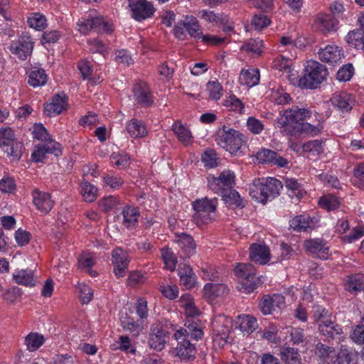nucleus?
I'll return each mask as SVG.
<instances>
[{"instance_id":"nucleus-16","label":"nucleus","mask_w":364,"mask_h":364,"mask_svg":"<svg viewBox=\"0 0 364 364\" xmlns=\"http://www.w3.org/2000/svg\"><path fill=\"white\" fill-rule=\"evenodd\" d=\"M33 203L36 208L43 213H48L53 207L54 203L51 199V195L47 192L41 191L36 188L31 193Z\"/></svg>"},{"instance_id":"nucleus-13","label":"nucleus","mask_w":364,"mask_h":364,"mask_svg":"<svg viewBox=\"0 0 364 364\" xmlns=\"http://www.w3.org/2000/svg\"><path fill=\"white\" fill-rule=\"evenodd\" d=\"M305 250L320 259H326L328 257L329 247L326 242L321 238L306 240L304 242Z\"/></svg>"},{"instance_id":"nucleus-7","label":"nucleus","mask_w":364,"mask_h":364,"mask_svg":"<svg viewBox=\"0 0 364 364\" xmlns=\"http://www.w3.org/2000/svg\"><path fill=\"white\" fill-rule=\"evenodd\" d=\"M235 273L241 279L238 287L240 291L250 294L262 284L259 277L255 273V267L251 264H238L235 269Z\"/></svg>"},{"instance_id":"nucleus-20","label":"nucleus","mask_w":364,"mask_h":364,"mask_svg":"<svg viewBox=\"0 0 364 364\" xmlns=\"http://www.w3.org/2000/svg\"><path fill=\"white\" fill-rule=\"evenodd\" d=\"M68 107V97L65 94L63 95L57 94L53 97L50 103L46 105L44 113L50 117L61 114L63 111L67 110Z\"/></svg>"},{"instance_id":"nucleus-14","label":"nucleus","mask_w":364,"mask_h":364,"mask_svg":"<svg viewBox=\"0 0 364 364\" xmlns=\"http://www.w3.org/2000/svg\"><path fill=\"white\" fill-rule=\"evenodd\" d=\"M175 242L181 249V257H190L196 253V245L191 235L185 232L176 233Z\"/></svg>"},{"instance_id":"nucleus-15","label":"nucleus","mask_w":364,"mask_h":364,"mask_svg":"<svg viewBox=\"0 0 364 364\" xmlns=\"http://www.w3.org/2000/svg\"><path fill=\"white\" fill-rule=\"evenodd\" d=\"M318 329L325 338V340L328 342L331 340L340 339L343 334L342 328L338 323L329 319L323 320L321 323H319Z\"/></svg>"},{"instance_id":"nucleus-37","label":"nucleus","mask_w":364,"mask_h":364,"mask_svg":"<svg viewBox=\"0 0 364 364\" xmlns=\"http://www.w3.org/2000/svg\"><path fill=\"white\" fill-rule=\"evenodd\" d=\"M346 42L349 46L356 49L364 48V32L363 30H354L348 32Z\"/></svg>"},{"instance_id":"nucleus-4","label":"nucleus","mask_w":364,"mask_h":364,"mask_svg":"<svg viewBox=\"0 0 364 364\" xmlns=\"http://www.w3.org/2000/svg\"><path fill=\"white\" fill-rule=\"evenodd\" d=\"M215 141L227 151L236 154L245 144V137L239 131L223 126L217 131Z\"/></svg>"},{"instance_id":"nucleus-6","label":"nucleus","mask_w":364,"mask_h":364,"mask_svg":"<svg viewBox=\"0 0 364 364\" xmlns=\"http://www.w3.org/2000/svg\"><path fill=\"white\" fill-rule=\"evenodd\" d=\"M217 198L208 199L204 198L197 199L192 203L195 211L193 218L198 226L207 225L215 219V213L217 208Z\"/></svg>"},{"instance_id":"nucleus-58","label":"nucleus","mask_w":364,"mask_h":364,"mask_svg":"<svg viewBox=\"0 0 364 364\" xmlns=\"http://www.w3.org/2000/svg\"><path fill=\"white\" fill-rule=\"evenodd\" d=\"M22 294V291L18 287H12L6 289L2 296L4 301L8 304H14L16 303L18 298Z\"/></svg>"},{"instance_id":"nucleus-11","label":"nucleus","mask_w":364,"mask_h":364,"mask_svg":"<svg viewBox=\"0 0 364 364\" xmlns=\"http://www.w3.org/2000/svg\"><path fill=\"white\" fill-rule=\"evenodd\" d=\"M186 328H180L174 333L173 337L176 340H180L181 337L188 338L189 337L198 341L203 336V331L198 320H188L185 323Z\"/></svg>"},{"instance_id":"nucleus-35","label":"nucleus","mask_w":364,"mask_h":364,"mask_svg":"<svg viewBox=\"0 0 364 364\" xmlns=\"http://www.w3.org/2000/svg\"><path fill=\"white\" fill-rule=\"evenodd\" d=\"M98 189L95 186L89 183L86 179H82L80 183V192L84 200L86 202H93L97 196Z\"/></svg>"},{"instance_id":"nucleus-63","label":"nucleus","mask_w":364,"mask_h":364,"mask_svg":"<svg viewBox=\"0 0 364 364\" xmlns=\"http://www.w3.org/2000/svg\"><path fill=\"white\" fill-rule=\"evenodd\" d=\"M364 235V230L361 227H355L354 228L351 232L346 235L341 237V240L344 242L351 243L360 238H361Z\"/></svg>"},{"instance_id":"nucleus-38","label":"nucleus","mask_w":364,"mask_h":364,"mask_svg":"<svg viewBox=\"0 0 364 364\" xmlns=\"http://www.w3.org/2000/svg\"><path fill=\"white\" fill-rule=\"evenodd\" d=\"M23 148V143L16 139L3 150L11 158L12 161H18L22 156Z\"/></svg>"},{"instance_id":"nucleus-53","label":"nucleus","mask_w":364,"mask_h":364,"mask_svg":"<svg viewBox=\"0 0 364 364\" xmlns=\"http://www.w3.org/2000/svg\"><path fill=\"white\" fill-rule=\"evenodd\" d=\"M16 140L14 131L10 127L0 129V147L4 149Z\"/></svg>"},{"instance_id":"nucleus-18","label":"nucleus","mask_w":364,"mask_h":364,"mask_svg":"<svg viewBox=\"0 0 364 364\" xmlns=\"http://www.w3.org/2000/svg\"><path fill=\"white\" fill-rule=\"evenodd\" d=\"M112 255L114 274L117 277H124L129 262L127 252L121 248H116L113 250Z\"/></svg>"},{"instance_id":"nucleus-54","label":"nucleus","mask_w":364,"mask_h":364,"mask_svg":"<svg viewBox=\"0 0 364 364\" xmlns=\"http://www.w3.org/2000/svg\"><path fill=\"white\" fill-rule=\"evenodd\" d=\"M173 131L178 136V139L183 143H187L191 139V132L178 122L173 124Z\"/></svg>"},{"instance_id":"nucleus-45","label":"nucleus","mask_w":364,"mask_h":364,"mask_svg":"<svg viewBox=\"0 0 364 364\" xmlns=\"http://www.w3.org/2000/svg\"><path fill=\"white\" fill-rule=\"evenodd\" d=\"M134 309L139 321L141 323H144L149 316V309L147 301L143 298H139L134 304Z\"/></svg>"},{"instance_id":"nucleus-60","label":"nucleus","mask_w":364,"mask_h":364,"mask_svg":"<svg viewBox=\"0 0 364 364\" xmlns=\"http://www.w3.org/2000/svg\"><path fill=\"white\" fill-rule=\"evenodd\" d=\"M337 356L338 364H354V354L348 349H341Z\"/></svg>"},{"instance_id":"nucleus-43","label":"nucleus","mask_w":364,"mask_h":364,"mask_svg":"<svg viewBox=\"0 0 364 364\" xmlns=\"http://www.w3.org/2000/svg\"><path fill=\"white\" fill-rule=\"evenodd\" d=\"M47 81V75L42 68L32 70L28 76V83L33 87L43 85Z\"/></svg>"},{"instance_id":"nucleus-28","label":"nucleus","mask_w":364,"mask_h":364,"mask_svg":"<svg viewBox=\"0 0 364 364\" xmlns=\"http://www.w3.org/2000/svg\"><path fill=\"white\" fill-rule=\"evenodd\" d=\"M123 224L128 229L136 227L139 221V211L137 207L126 205L122 210Z\"/></svg>"},{"instance_id":"nucleus-33","label":"nucleus","mask_w":364,"mask_h":364,"mask_svg":"<svg viewBox=\"0 0 364 364\" xmlns=\"http://www.w3.org/2000/svg\"><path fill=\"white\" fill-rule=\"evenodd\" d=\"M183 25L186 27V31L191 36L197 40L201 37V29L198 21L194 16H186L183 21Z\"/></svg>"},{"instance_id":"nucleus-22","label":"nucleus","mask_w":364,"mask_h":364,"mask_svg":"<svg viewBox=\"0 0 364 364\" xmlns=\"http://www.w3.org/2000/svg\"><path fill=\"white\" fill-rule=\"evenodd\" d=\"M331 102L333 107L343 112H348L353 109L355 103V99L352 95L343 92H336L331 98Z\"/></svg>"},{"instance_id":"nucleus-25","label":"nucleus","mask_w":364,"mask_h":364,"mask_svg":"<svg viewBox=\"0 0 364 364\" xmlns=\"http://www.w3.org/2000/svg\"><path fill=\"white\" fill-rule=\"evenodd\" d=\"M316 222L309 215H300L289 221V227L297 232H305L315 228Z\"/></svg>"},{"instance_id":"nucleus-30","label":"nucleus","mask_w":364,"mask_h":364,"mask_svg":"<svg viewBox=\"0 0 364 364\" xmlns=\"http://www.w3.org/2000/svg\"><path fill=\"white\" fill-rule=\"evenodd\" d=\"M178 275L181 284L186 289H191L194 287L196 279L192 268L187 264L179 265Z\"/></svg>"},{"instance_id":"nucleus-62","label":"nucleus","mask_w":364,"mask_h":364,"mask_svg":"<svg viewBox=\"0 0 364 364\" xmlns=\"http://www.w3.org/2000/svg\"><path fill=\"white\" fill-rule=\"evenodd\" d=\"M202 161L205 166L208 168H213L218 166V158L215 151L210 149L205 151L202 156Z\"/></svg>"},{"instance_id":"nucleus-12","label":"nucleus","mask_w":364,"mask_h":364,"mask_svg":"<svg viewBox=\"0 0 364 364\" xmlns=\"http://www.w3.org/2000/svg\"><path fill=\"white\" fill-rule=\"evenodd\" d=\"M285 306V299L280 294L264 295L259 304V308L264 315L281 310Z\"/></svg>"},{"instance_id":"nucleus-2","label":"nucleus","mask_w":364,"mask_h":364,"mask_svg":"<svg viewBox=\"0 0 364 364\" xmlns=\"http://www.w3.org/2000/svg\"><path fill=\"white\" fill-rule=\"evenodd\" d=\"M283 188L282 182L275 178H258L250 186V195L255 200L265 203L275 198Z\"/></svg>"},{"instance_id":"nucleus-24","label":"nucleus","mask_w":364,"mask_h":364,"mask_svg":"<svg viewBox=\"0 0 364 364\" xmlns=\"http://www.w3.org/2000/svg\"><path fill=\"white\" fill-rule=\"evenodd\" d=\"M178 341V346L176 348L177 355L181 360H193L196 358V348L195 344L191 343L188 338L183 336Z\"/></svg>"},{"instance_id":"nucleus-8","label":"nucleus","mask_w":364,"mask_h":364,"mask_svg":"<svg viewBox=\"0 0 364 364\" xmlns=\"http://www.w3.org/2000/svg\"><path fill=\"white\" fill-rule=\"evenodd\" d=\"M128 7L131 11L132 17L137 21H143L147 18H151L155 11L151 2L147 0H127Z\"/></svg>"},{"instance_id":"nucleus-34","label":"nucleus","mask_w":364,"mask_h":364,"mask_svg":"<svg viewBox=\"0 0 364 364\" xmlns=\"http://www.w3.org/2000/svg\"><path fill=\"white\" fill-rule=\"evenodd\" d=\"M237 323L240 329L248 335L252 333L258 326L256 318L250 315H244L237 318Z\"/></svg>"},{"instance_id":"nucleus-32","label":"nucleus","mask_w":364,"mask_h":364,"mask_svg":"<svg viewBox=\"0 0 364 364\" xmlns=\"http://www.w3.org/2000/svg\"><path fill=\"white\" fill-rule=\"evenodd\" d=\"M127 130L130 136L133 138H141L146 135L147 131L142 121L132 119L127 126Z\"/></svg>"},{"instance_id":"nucleus-46","label":"nucleus","mask_w":364,"mask_h":364,"mask_svg":"<svg viewBox=\"0 0 364 364\" xmlns=\"http://www.w3.org/2000/svg\"><path fill=\"white\" fill-rule=\"evenodd\" d=\"M223 105L230 108V110L240 114H243L245 112L244 103L234 95L227 97L223 102Z\"/></svg>"},{"instance_id":"nucleus-1","label":"nucleus","mask_w":364,"mask_h":364,"mask_svg":"<svg viewBox=\"0 0 364 364\" xmlns=\"http://www.w3.org/2000/svg\"><path fill=\"white\" fill-rule=\"evenodd\" d=\"M311 112L306 108L293 106L284 111L276 120L277 127L283 128L282 132L289 140H296L304 136H314L321 132L319 126L304 122L311 117Z\"/></svg>"},{"instance_id":"nucleus-27","label":"nucleus","mask_w":364,"mask_h":364,"mask_svg":"<svg viewBox=\"0 0 364 364\" xmlns=\"http://www.w3.org/2000/svg\"><path fill=\"white\" fill-rule=\"evenodd\" d=\"M120 321L123 330L129 332L133 336H138L144 328V323H141L140 321H136L127 314L122 316Z\"/></svg>"},{"instance_id":"nucleus-19","label":"nucleus","mask_w":364,"mask_h":364,"mask_svg":"<svg viewBox=\"0 0 364 364\" xmlns=\"http://www.w3.org/2000/svg\"><path fill=\"white\" fill-rule=\"evenodd\" d=\"M336 21L331 14H318L316 16L312 28L323 34L336 30Z\"/></svg>"},{"instance_id":"nucleus-51","label":"nucleus","mask_w":364,"mask_h":364,"mask_svg":"<svg viewBox=\"0 0 364 364\" xmlns=\"http://www.w3.org/2000/svg\"><path fill=\"white\" fill-rule=\"evenodd\" d=\"M77 288L79 290V297L82 304H89L93 296L92 289L85 283H78Z\"/></svg>"},{"instance_id":"nucleus-47","label":"nucleus","mask_w":364,"mask_h":364,"mask_svg":"<svg viewBox=\"0 0 364 364\" xmlns=\"http://www.w3.org/2000/svg\"><path fill=\"white\" fill-rule=\"evenodd\" d=\"M262 41L258 39H250V41L242 47V50L250 54L252 56H259L262 52Z\"/></svg>"},{"instance_id":"nucleus-17","label":"nucleus","mask_w":364,"mask_h":364,"mask_svg":"<svg viewBox=\"0 0 364 364\" xmlns=\"http://www.w3.org/2000/svg\"><path fill=\"white\" fill-rule=\"evenodd\" d=\"M257 159L260 164H269L278 167H286L289 163L287 159L271 149H264L257 154Z\"/></svg>"},{"instance_id":"nucleus-31","label":"nucleus","mask_w":364,"mask_h":364,"mask_svg":"<svg viewBox=\"0 0 364 364\" xmlns=\"http://www.w3.org/2000/svg\"><path fill=\"white\" fill-rule=\"evenodd\" d=\"M240 82L248 87H252L259 83V72L258 69L242 70L240 77Z\"/></svg>"},{"instance_id":"nucleus-48","label":"nucleus","mask_w":364,"mask_h":364,"mask_svg":"<svg viewBox=\"0 0 364 364\" xmlns=\"http://www.w3.org/2000/svg\"><path fill=\"white\" fill-rule=\"evenodd\" d=\"M110 159L112 163L119 169H124L130 164V158L125 153L114 152L112 154Z\"/></svg>"},{"instance_id":"nucleus-59","label":"nucleus","mask_w":364,"mask_h":364,"mask_svg":"<svg viewBox=\"0 0 364 364\" xmlns=\"http://www.w3.org/2000/svg\"><path fill=\"white\" fill-rule=\"evenodd\" d=\"M16 190V185L13 178L4 176L0 181V191L3 193H14Z\"/></svg>"},{"instance_id":"nucleus-3","label":"nucleus","mask_w":364,"mask_h":364,"mask_svg":"<svg viewBox=\"0 0 364 364\" xmlns=\"http://www.w3.org/2000/svg\"><path fill=\"white\" fill-rule=\"evenodd\" d=\"M175 331H176V326L170 321L166 318L156 320L150 327L149 346L156 350H162L171 334Z\"/></svg>"},{"instance_id":"nucleus-36","label":"nucleus","mask_w":364,"mask_h":364,"mask_svg":"<svg viewBox=\"0 0 364 364\" xmlns=\"http://www.w3.org/2000/svg\"><path fill=\"white\" fill-rule=\"evenodd\" d=\"M13 279L16 283L24 286L33 287L35 281L33 279V272L32 270L21 269L13 275Z\"/></svg>"},{"instance_id":"nucleus-9","label":"nucleus","mask_w":364,"mask_h":364,"mask_svg":"<svg viewBox=\"0 0 364 364\" xmlns=\"http://www.w3.org/2000/svg\"><path fill=\"white\" fill-rule=\"evenodd\" d=\"M33 49V42L31 37L27 33H22L17 42H13L10 46L12 54L24 60L29 56Z\"/></svg>"},{"instance_id":"nucleus-50","label":"nucleus","mask_w":364,"mask_h":364,"mask_svg":"<svg viewBox=\"0 0 364 364\" xmlns=\"http://www.w3.org/2000/svg\"><path fill=\"white\" fill-rule=\"evenodd\" d=\"M91 25L92 26V30L97 32L111 33L113 31L112 26L105 21L102 17L92 18Z\"/></svg>"},{"instance_id":"nucleus-26","label":"nucleus","mask_w":364,"mask_h":364,"mask_svg":"<svg viewBox=\"0 0 364 364\" xmlns=\"http://www.w3.org/2000/svg\"><path fill=\"white\" fill-rule=\"evenodd\" d=\"M203 296L208 301H214L217 297L226 295L229 289L224 284L208 283L203 288Z\"/></svg>"},{"instance_id":"nucleus-56","label":"nucleus","mask_w":364,"mask_h":364,"mask_svg":"<svg viewBox=\"0 0 364 364\" xmlns=\"http://www.w3.org/2000/svg\"><path fill=\"white\" fill-rule=\"evenodd\" d=\"M119 204V200L115 196H107L103 198L100 202V207L105 213H107L114 209Z\"/></svg>"},{"instance_id":"nucleus-57","label":"nucleus","mask_w":364,"mask_h":364,"mask_svg":"<svg viewBox=\"0 0 364 364\" xmlns=\"http://www.w3.org/2000/svg\"><path fill=\"white\" fill-rule=\"evenodd\" d=\"M354 74V68L350 63L342 66L336 74V79L339 81L346 82L350 80Z\"/></svg>"},{"instance_id":"nucleus-40","label":"nucleus","mask_w":364,"mask_h":364,"mask_svg":"<svg viewBox=\"0 0 364 364\" xmlns=\"http://www.w3.org/2000/svg\"><path fill=\"white\" fill-rule=\"evenodd\" d=\"M281 359L287 364H296L300 361L298 350L290 347H284L280 352Z\"/></svg>"},{"instance_id":"nucleus-44","label":"nucleus","mask_w":364,"mask_h":364,"mask_svg":"<svg viewBox=\"0 0 364 364\" xmlns=\"http://www.w3.org/2000/svg\"><path fill=\"white\" fill-rule=\"evenodd\" d=\"M285 186L287 188V193L291 198H296L299 200L302 196L303 188L296 180L293 178H287L285 180Z\"/></svg>"},{"instance_id":"nucleus-52","label":"nucleus","mask_w":364,"mask_h":364,"mask_svg":"<svg viewBox=\"0 0 364 364\" xmlns=\"http://www.w3.org/2000/svg\"><path fill=\"white\" fill-rule=\"evenodd\" d=\"M207 90L209 92V98L213 100H218L223 95V86L216 81H209L206 85Z\"/></svg>"},{"instance_id":"nucleus-10","label":"nucleus","mask_w":364,"mask_h":364,"mask_svg":"<svg viewBox=\"0 0 364 364\" xmlns=\"http://www.w3.org/2000/svg\"><path fill=\"white\" fill-rule=\"evenodd\" d=\"M318 54L322 62L331 66L340 65L344 58L343 49L336 45H328L324 48H320Z\"/></svg>"},{"instance_id":"nucleus-5","label":"nucleus","mask_w":364,"mask_h":364,"mask_svg":"<svg viewBox=\"0 0 364 364\" xmlns=\"http://www.w3.org/2000/svg\"><path fill=\"white\" fill-rule=\"evenodd\" d=\"M327 75L325 65L317 61H309L305 68L304 75L298 81V85L301 88L314 89L326 79Z\"/></svg>"},{"instance_id":"nucleus-64","label":"nucleus","mask_w":364,"mask_h":364,"mask_svg":"<svg viewBox=\"0 0 364 364\" xmlns=\"http://www.w3.org/2000/svg\"><path fill=\"white\" fill-rule=\"evenodd\" d=\"M353 176L355 178L354 183L364 188V164H359L354 168Z\"/></svg>"},{"instance_id":"nucleus-29","label":"nucleus","mask_w":364,"mask_h":364,"mask_svg":"<svg viewBox=\"0 0 364 364\" xmlns=\"http://www.w3.org/2000/svg\"><path fill=\"white\" fill-rule=\"evenodd\" d=\"M315 355L319 358L323 364H330L333 362L336 353L333 348L318 343L315 346Z\"/></svg>"},{"instance_id":"nucleus-41","label":"nucleus","mask_w":364,"mask_h":364,"mask_svg":"<svg viewBox=\"0 0 364 364\" xmlns=\"http://www.w3.org/2000/svg\"><path fill=\"white\" fill-rule=\"evenodd\" d=\"M222 197L223 200L230 205H232L237 208L245 207V202L239 193L235 190L232 189V188H228L227 191L222 195Z\"/></svg>"},{"instance_id":"nucleus-55","label":"nucleus","mask_w":364,"mask_h":364,"mask_svg":"<svg viewBox=\"0 0 364 364\" xmlns=\"http://www.w3.org/2000/svg\"><path fill=\"white\" fill-rule=\"evenodd\" d=\"M28 23L36 30H42L46 26V18L42 14L35 13L28 18Z\"/></svg>"},{"instance_id":"nucleus-42","label":"nucleus","mask_w":364,"mask_h":364,"mask_svg":"<svg viewBox=\"0 0 364 364\" xmlns=\"http://www.w3.org/2000/svg\"><path fill=\"white\" fill-rule=\"evenodd\" d=\"M364 284L363 276L361 274H354L348 277L345 284V289L349 292H356L363 289Z\"/></svg>"},{"instance_id":"nucleus-21","label":"nucleus","mask_w":364,"mask_h":364,"mask_svg":"<svg viewBox=\"0 0 364 364\" xmlns=\"http://www.w3.org/2000/svg\"><path fill=\"white\" fill-rule=\"evenodd\" d=\"M134 98L141 107H148L153 103L152 96L149 85L140 82L133 87Z\"/></svg>"},{"instance_id":"nucleus-49","label":"nucleus","mask_w":364,"mask_h":364,"mask_svg":"<svg viewBox=\"0 0 364 364\" xmlns=\"http://www.w3.org/2000/svg\"><path fill=\"white\" fill-rule=\"evenodd\" d=\"M161 257L166 266L170 271H174L177 264V257L171 250L166 247L161 250Z\"/></svg>"},{"instance_id":"nucleus-61","label":"nucleus","mask_w":364,"mask_h":364,"mask_svg":"<svg viewBox=\"0 0 364 364\" xmlns=\"http://www.w3.org/2000/svg\"><path fill=\"white\" fill-rule=\"evenodd\" d=\"M270 23V19L263 14H255L252 20V25L256 30H261Z\"/></svg>"},{"instance_id":"nucleus-39","label":"nucleus","mask_w":364,"mask_h":364,"mask_svg":"<svg viewBox=\"0 0 364 364\" xmlns=\"http://www.w3.org/2000/svg\"><path fill=\"white\" fill-rule=\"evenodd\" d=\"M44 342V336L38 333H30L25 338V344L29 351L36 350Z\"/></svg>"},{"instance_id":"nucleus-23","label":"nucleus","mask_w":364,"mask_h":364,"mask_svg":"<svg viewBox=\"0 0 364 364\" xmlns=\"http://www.w3.org/2000/svg\"><path fill=\"white\" fill-rule=\"evenodd\" d=\"M250 259L260 264H265L270 260L269 248L264 245L254 243L250 247Z\"/></svg>"}]
</instances>
